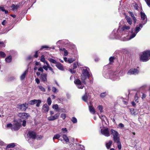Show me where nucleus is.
I'll list each match as a JSON object with an SVG mask.
<instances>
[{
    "label": "nucleus",
    "mask_w": 150,
    "mask_h": 150,
    "mask_svg": "<svg viewBox=\"0 0 150 150\" xmlns=\"http://www.w3.org/2000/svg\"><path fill=\"white\" fill-rule=\"evenodd\" d=\"M39 89L41 90V91L45 92V91L46 90L45 88L41 86H38Z\"/></svg>",
    "instance_id": "ea45409f"
},
{
    "label": "nucleus",
    "mask_w": 150,
    "mask_h": 150,
    "mask_svg": "<svg viewBox=\"0 0 150 150\" xmlns=\"http://www.w3.org/2000/svg\"><path fill=\"white\" fill-rule=\"evenodd\" d=\"M119 127L120 128H123L124 127V125L122 123H120L119 124Z\"/></svg>",
    "instance_id": "680f3d73"
},
{
    "label": "nucleus",
    "mask_w": 150,
    "mask_h": 150,
    "mask_svg": "<svg viewBox=\"0 0 150 150\" xmlns=\"http://www.w3.org/2000/svg\"><path fill=\"white\" fill-rule=\"evenodd\" d=\"M35 82L37 84H39L40 83V81L39 79L38 78H36L35 79Z\"/></svg>",
    "instance_id": "774afa93"
},
{
    "label": "nucleus",
    "mask_w": 150,
    "mask_h": 150,
    "mask_svg": "<svg viewBox=\"0 0 150 150\" xmlns=\"http://www.w3.org/2000/svg\"><path fill=\"white\" fill-rule=\"evenodd\" d=\"M118 34V33L117 32V30H114L110 35L109 38L111 39H119L121 37V36Z\"/></svg>",
    "instance_id": "6e6552de"
},
{
    "label": "nucleus",
    "mask_w": 150,
    "mask_h": 150,
    "mask_svg": "<svg viewBox=\"0 0 150 150\" xmlns=\"http://www.w3.org/2000/svg\"><path fill=\"white\" fill-rule=\"evenodd\" d=\"M49 108L47 104H44L42 107V110L44 112H47L48 111Z\"/></svg>",
    "instance_id": "6ab92c4d"
},
{
    "label": "nucleus",
    "mask_w": 150,
    "mask_h": 150,
    "mask_svg": "<svg viewBox=\"0 0 150 150\" xmlns=\"http://www.w3.org/2000/svg\"><path fill=\"white\" fill-rule=\"evenodd\" d=\"M5 45L3 42L0 41V47H5Z\"/></svg>",
    "instance_id": "4d7b16f0"
},
{
    "label": "nucleus",
    "mask_w": 150,
    "mask_h": 150,
    "mask_svg": "<svg viewBox=\"0 0 150 150\" xmlns=\"http://www.w3.org/2000/svg\"><path fill=\"white\" fill-rule=\"evenodd\" d=\"M124 75V73L123 71H119L118 69H116L110 70L108 73L104 76L106 78L114 81L119 80L120 79V77Z\"/></svg>",
    "instance_id": "f257e3e1"
},
{
    "label": "nucleus",
    "mask_w": 150,
    "mask_h": 150,
    "mask_svg": "<svg viewBox=\"0 0 150 150\" xmlns=\"http://www.w3.org/2000/svg\"><path fill=\"white\" fill-rule=\"evenodd\" d=\"M39 68H38V71H41L42 72H43L44 71L43 69V67H42L41 66H40L39 67Z\"/></svg>",
    "instance_id": "603ef678"
},
{
    "label": "nucleus",
    "mask_w": 150,
    "mask_h": 150,
    "mask_svg": "<svg viewBox=\"0 0 150 150\" xmlns=\"http://www.w3.org/2000/svg\"><path fill=\"white\" fill-rule=\"evenodd\" d=\"M133 6H134V8L136 10H139V7L138 5L136 3H133Z\"/></svg>",
    "instance_id": "a18cd8bd"
},
{
    "label": "nucleus",
    "mask_w": 150,
    "mask_h": 150,
    "mask_svg": "<svg viewBox=\"0 0 150 150\" xmlns=\"http://www.w3.org/2000/svg\"><path fill=\"white\" fill-rule=\"evenodd\" d=\"M28 72V70L25 71L23 74L21 75L20 77V79L21 80L24 79L25 78L26 74Z\"/></svg>",
    "instance_id": "393cba45"
},
{
    "label": "nucleus",
    "mask_w": 150,
    "mask_h": 150,
    "mask_svg": "<svg viewBox=\"0 0 150 150\" xmlns=\"http://www.w3.org/2000/svg\"><path fill=\"white\" fill-rule=\"evenodd\" d=\"M35 64L36 66H38V67L41 66V64L40 62H36Z\"/></svg>",
    "instance_id": "13d9d810"
},
{
    "label": "nucleus",
    "mask_w": 150,
    "mask_h": 150,
    "mask_svg": "<svg viewBox=\"0 0 150 150\" xmlns=\"http://www.w3.org/2000/svg\"><path fill=\"white\" fill-rule=\"evenodd\" d=\"M82 99L83 100L86 102H88L87 101V97L86 95H84L82 97Z\"/></svg>",
    "instance_id": "c03bdc74"
},
{
    "label": "nucleus",
    "mask_w": 150,
    "mask_h": 150,
    "mask_svg": "<svg viewBox=\"0 0 150 150\" xmlns=\"http://www.w3.org/2000/svg\"><path fill=\"white\" fill-rule=\"evenodd\" d=\"M38 100L34 99L28 102V104L30 105H33L37 103Z\"/></svg>",
    "instance_id": "2f4dec72"
},
{
    "label": "nucleus",
    "mask_w": 150,
    "mask_h": 150,
    "mask_svg": "<svg viewBox=\"0 0 150 150\" xmlns=\"http://www.w3.org/2000/svg\"><path fill=\"white\" fill-rule=\"evenodd\" d=\"M101 132L106 137H109L110 135L109 131L107 128L104 127L103 129H101Z\"/></svg>",
    "instance_id": "9b49d317"
},
{
    "label": "nucleus",
    "mask_w": 150,
    "mask_h": 150,
    "mask_svg": "<svg viewBox=\"0 0 150 150\" xmlns=\"http://www.w3.org/2000/svg\"><path fill=\"white\" fill-rule=\"evenodd\" d=\"M140 60L143 62H146L150 59V51L146 50L143 52L140 55Z\"/></svg>",
    "instance_id": "20e7f679"
},
{
    "label": "nucleus",
    "mask_w": 150,
    "mask_h": 150,
    "mask_svg": "<svg viewBox=\"0 0 150 150\" xmlns=\"http://www.w3.org/2000/svg\"><path fill=\"white\" fill-rule=\"evenodd\" d=\"M60 115L59 113H57L54 116H51L48 117V120L49 121H52L57 119Z\"/></svg>",
    "instance_id": "2eb2a0df"
},
{
    "label": "nucleus",
    "mask_w": 150,
    "mask_h": 150,
    "mask_svg": "<svg viewBox=\"0 0 150 150\" xmlns=\"http://www.w3.org/2000/svg\"><path fill=\"white\" fill-rule=\"evenodd\" d=\"M12 126L11 123H8L6 127L7 128L11 127V128Z\"/></svg>",
    "instance_id": "052dcab7"
},
{
    "label": "nucleus",
    "mask_w": 150,
    "mask_h": 150,
    "mask_svg": "<svg viewBox=\"0 0 150 150\" xmlns=\"http://www.w3.org/2000/svg\"><path fill=\"white\" fill-rule=\"evenodd\" d=\"M140 15L141 17V19L142 20L141 23H140L139 25H142V28L143 25H144L147 22V18L146 16L145 13L142 11L140 12Z\"/></svg>",
    "instance_id": "423d86ee"
},
{
    "label": "nucleus",
    "mask_w": 150,
    "mask_h": 150,
    "mask_svg": "<svg viewBox=\"0 0 150 150\" xmlns=\"http://www.w3.org/2000/svg\"><path fill=\"white\" fill-rule=\"evenodd\" d=\"M20 5L21 4L20 3L17 4H13L11 6L12 11H17V10L20 8Z\"/></svg>",
    "instance_id": "4468645a"
},
{
    "label": "nucleus",
    "mask_w": 150,
    "mask_h": 150,
    "mask_svg": "<svg viewBox=\"0 0 150 150\" xmlns=\"http://www.w3.org/2000/svg\"><path fill=\"white\" fill-rule=\"evenodd\" d=\"M46 65H44L43 66V68L45 71H47L48 69H49V64L48 62H46L45 63Z\"/></svg>",
    "instance_id": "c756f323"
},
{
    "label": "nucleus",
    "mask_w": 150,
    "mask_h": 150,
    "mask_svg": "<svg viewBox=\"0 0 150 150\" xmlns=\"http://www.w3.org/2000/svg\"><path fill=\"white\" fill-rule=\"evenodd\" d=\"M99 117L101 119L102 122H103V121H104L105 119H106V117L105 115H99Z\"/></svg>",
    "instance_id": "58836bf2"
},
{
    "label": "nucleus",
    "mask_w": 150,
    "mask_h": 150,
    "mask_svg": "<svg viewBox=\"0 0 150 150\" xmlns=\"http://www.w3.org/2000/svg\"><path fill=\"white\" fill-rule=\"evenodd\" d=\"M62 130L63 131V132H64V133H65V132H67V128H63L62 129Z\"/></svg>",
    "instance_id": "69168bd1"
},
{
    "label": "nucleus",
    "mask_w": 150,
    "mask_h": 150,
    "mask_svg": "<svg viewBox=\"0 0 150 150\" xmlns=\"http://www.w3.org/2000/svg\"><path fill=\"white\" fill-rule=\"evenodd\" d=\"M64 56H67L68 55V51L67 50H65V51H64Z\"/></svg>",
    "instance_id": "338daca9"
},
{
    "label": "nucleus",
    "mask_w": 150,
    "mask_h": 150,
    "mask_svg": "<svg viewBox=\"0 0 150 150\" xmlns=\"http://www.w3.org/2000/svg\"><path fill=\"white\" fill-rule=\"evenodd\" d=\"M147 5L150 7V0H145Z\"/></svg>",
    "instance_id": "bf43d9fd"
},
{
    "label": "nucleus",
    "mask_w": 150,
    "mask_h": 150,
    "mask_svg": "<svg viewBox=\"0 0 150 150\" xmlns=\"http://www.w3.org/2000/svg\"><path fill=\"white\" fill-rule=\"evenodd\" d=\"M41 103V101L40 100H38L37 103H37L36 106L38 107H39Z\"/></svg>",
    "instance_id": "49530a36"
},
{
    "label": "nucleus",
    "mask_w": 150,
    "mask_h": 150,
    "mask_svg": "<svg viewBox=\"0 0 150 150\" xmlns=\"http://www.w3.org/2000/svg\"><path fill=\"white\" fill-rule=\"evenodd\" d=\"M18 116L21 118L25 119L28 118L30 115L28 113L22 112L19 113L18 114Z\"/></svg>",
    "instance_id": "f3484780"
},
{
    "label": "nucleus",
    "mask_w": 150,
    "mask_h": 150,
    "mask_svg": "<svg viewBox=\"0 0 150 150\" xmlns=\"http://www.w3.org/2000/svg\"><path fill=\"white\" fill-rule=\"evenodd\" d=\"M57 90V88L54 87L52 88V91L54 93H55L56 92Z\"/></svg>",
    "instance_id": "0e129e2a"
},
{
    "label": "nucleus",
    "mask_w": 150,
    "mask_h": 150,
    "mask_svg": "<svg viewBox=\"0 0 150 150\" xmlns=\"http://www.w3.org/2000/svg\"><path fill=\"white\" fill-rule=\"evenodd\" d=\"M40 79L44 82H47V74L44 73L41 74L40 76Z\"/></svg>",
    "instance_id": "dca6fc26"
},
{
    "label": "nucleus",
    "mask_w": 150,
    "mask_h": 150,
    "mask_svg": "<svg viewBox=\"0 0 150 150\" xmlns=\"http://www.w3.org/2000/svg\"><path fill=\"white\" fill-rule=\"evenodd\" d=\"M74 83L79 88L82 89L84 87L81 81L79 79L75 80Z\"/></svg>",
    "instance_id": "9d476101"
},
{
    "label": "nucleus",
    "mask_w": 150,
    "mask_h": 150,
    "mask_svg": "<svg viewBox=\"0 0 150 150\" xmlns=\"http://www.w3.org/2000/svg\"><path fill=\"white\" fill-rule=\"evenodd\" d=\"M28 137L30 138L35 139L36 138L35 133L33 131H29L28 134Z\"/></svg>",
    "instance_id": "a211bd4d"
},
{
    "label": "nucleus",
    "mask_w": 150,
    "mask_h": 150,
    "mask_svg": "<svg viewBox=\"0 0 150 150\" xmlns=\"http://www.w3.org/2000/svg\"><path fill=\"white\" fill-rule=\"evenodd\" d=\"M26 121L25 120H23V121L22 125L23 127H25L26 126Z\"/></svg>",
    "instance_id": "e2e57ef3"
},
{
    "label": "nucleus",
    "mask_w": 150,
    "mask_h": 150,
    "mask_svg": "<svg viewBox=\"0 0 150 150\" xmlns=\"http://www.w3.org/2000/svg\"><path fill=\"white\" fill-rule=\"evenodd\" d=\"M74 61V60L72 58H69L68 59L67 61L69 63H71Z\"/></svg>",
    "instance_id": "6e6d98bb"
},
{
    "label": "nucleus",
    "mask_w": 150,
    "mask_h": 150,
    "mask_svg": "<svg viewBox=\"0 0 150 150\" xmlns=\"http://www.w3.org/2000/svg\"><path fill=\"white\" fill-rule=\"evenodd\" d=\"M71 121L73 123H76L77 122V120L76 118L73 117L71 119Z\"/></svg>",
    "instance_id": "a19ab883"
},
{
    "label": "nucleus",
    "mask_w": 150,
    "mask_h": 150,
    "mask_svg": "<svg viewBox=\"0 0 150 150\" xmlns=\"http://www.w3.org/2000/svg\"><path fill=\"white\" fill-rule=\"evenodd\" d=\"M106 95H107V94H106V93L104 92V93H101L100 95V96L102 98H104L106 96Z\"/></svg>",
    "instance_id": "864d4df0"
},
{
    "label": "nucleus",
    "mask_w": 150,
    "mask_h": 150,
    "mask_svg": "<svg viewBox=\"0 0 150 150\" xmlns=\"http://www.w3.org/2000/svg\"><path fill=\"white\" fill-rule=\"evenodd\" d=\"M61 136V135L59 134H57L54 135L53 139L54 140V139H58Z\"/></svg>",
    "instance_id": "f704fd0d"
},
{
    "label": "nucleus",
    "mask_w": 150,
    "mask_h": 150,
    "mask_svg": "<svg viewBox=\"0 0 150 150\" xmlns=\"http://www.w3.org/2000/svg\"><path fill=\"white\" fill-rule=\"evenodd\" d=\"M40 61H41L44 62V63H46V62H47V61H45L44 56L43 55L41 56L40 58Z\"/></svg>",
    "instance_id": "e433bc0d"
},
{
    "label": "nucleus",
    "mask_w": 150,
    "mask_h": 150,
    "mask_svg": "<svg viewBox=\"0 0 150 150\" xmlns=\"http://www.w3.org/2000/svg\"><path fill=\"white\" fill-rule=\"evenodd\" d=\"M129 13L131 17L133 18L134 23H135L137 21V19H136V18L134 16V15L133 13L132 12H131V11H129Z\"/></svg>",
    "instance_id": "a878e982"
},
{
    "label": "nucleus",
    "mask_w": 150,
    "mask_h": 150,
    "mask_svg": "<svg viewBox=\"0 0 150 150\" xmlns=\"http://www.w3.org/2000/svg\"><path fill=\"white\" fill-rule=\"evenodd\" d=\"M57 68L61 71H64V69L62 65L59 62H58L55 65Z\"/></svg>",
    "instance_id": "aec40b11"
},
{
    "label": "nucleus",
    "mask_w": 150,
    "mask_h": 150,
    "mask_svg": "<svg viewBox=\"0 0 150 150\" xmlns=\"http://www.w3.org/2000/svg\"><path fill=\"white\" fill-rule=\"evenodd\" d=\"M5 60L7 62H10L12 60V57L11 56H9L5 59Z\"/></svg>",
    "instance_id": "72a5a7b5"
},
{
    "label": "nucleus",
    "mask_w": 150,
    "mask_h": 150,
    "mask_svg": "<svg viewBox=\"0 0 150 150\" xmlns=\"http://www.w3.org/2000/svg\"><path fill=\"white\" fill-rule=\"evenodd\" d=\"M28 106V104L27 103H25L22 104L18 105L17 108L21 111H25Z\"/></svg>",
    "instance_id": "1a4fd4ad"
},
{
    "label": "nucleus",
    "mask_w": 150,
    "mask_h": 150,
    "mask_svg": "<svg viewBox=\"0 0 150 150\" xmlns=\"http://www.w3.org/2000/svg\"><path fill=\"white\" fill-rule=\"evenodd\" d=\"M0 56L2 57H4L6 55L5 53L3 52H0Z\"/></svg>",
    "instance_id": "8fccbe9b"
},
{
    "label": "nucleus",
    "mask_w": 150,
    "mask_h": 150,
    "mask_svg": "<svg viewBox=\"0 0 150 150\" xmlns=\"http://www.w3.org/2000/svg\"><path fill=\"white\" fill-rule=\"evenodd\" d=\"M68 41L67 40H60L58 41L57 42V44L58 45L59 44L62 43L63 44H66L68 43Z\"/></svg>",
    "instance_id": "5701e85b"
},
{
    "label": "nucleus",
    "mask_w": 150,
    "mask_h": 150,
    "mask_svg": "<svg viewBox=\"0 0 150 150\" xmlns=\"http://www.w3.org/2000/svg\"><path fill=\"white\" fill-rule=\"evenodd\" d=\"M21 126V124L17 122L16 123L13 125L11 128V129L13 130L16 131L18 130Z\"/></svg>",
    "instance_id": "ddd939ff"
},
{
    "label": "nucleus",
    "mask_w": 150,
    "mask_h": 150,
    "mask_svg": "<svg viewBox=\"0 0 150 150\" xmlns=\"http://www.w3.org/2000/svg\"><path fill=\"white\" fill-rule=\"evenodd\" d=\"M115 58L113 57H111L109 58L110 64H112L113 62L114 59Z\"/></svg>",
    "instance_id": "79ce46f5"
},
{
    "label": "nucleus",
    "mask_w": 150,
    "mask_h": 150,
    "mask_svg": "<svg viewBox=\"0 0 150 150\" xmlns=\"http://www.w3.org/2000/svg\"><path fill=\"white\" fill-rule=\"evenodd\" d=\"M60 117L63 119H64L66 117V115L64 113L62 114L61 115Z\"/></svg>",
    "instance_id": "de8ad7c7"
},
{
    "label": "nucleus",
    "mask_w": 150,
    "mask_h": 150,
    "mask_svg": "<svg viewBox=\"0 0 150 150\" xmlns=\"http://www.w3.org/2000/svg\"><path fill=\"white\" fill-rule=\"evenodd\" d=\"M47 102L48 105H51L52 103V101L51 100V98L50 97H48V98Z\"/></svg>",
    "instance_id": "37998d69"
},
{
    "label": "nucleus",
    "mask_w": 150,
    "mask_h": 150,
    "mask_svg": "<svg viewBox=\"0 0 150 150\" xmlns=\"http://www.w3.org/2000/svg\"><path fill=\"white\" fill-rule=\"evenodd\" d=\"M112 143V142L111 141H109L108 142L106 143V146L108 149H109L110 148Z\"/></svg>",
    "instance_id": "473e14b6"
},
{
    "label": "nucleus",
    "mask_w": 150,
    "mask_h": 150,
    "mask_svg": "<svg viewBox=\"0 0 150 150\" xmlns=\"http://www.w3.org/2000/svg\"><path fill=\"white\" fill-rule=\"evenodd\" d=\"M115 143H117V147L119 150L121 149L122 148V145L120 141V139L114 141Z\"/></svg>",
    "instance_id": "412c9836"
},
{
    "label": "nucleus",
    "mask_w": 150,
    "mask_h": 150,
    "mask_svg": "<svg viewBox=\"0 0 150 150\" xmlns=\"http://www.w3.org/2000/svg\"><path fill=\"white\" fill-rule=\"evenodd\" d=\"M110 131L111 134L113 136V139L114 141L120 139L119 134L117 131L112 129L110 130Z\"/></svg>",
    "instance_id": "0eeeda50"
},
{
    "label": "nucleus",
    "mask_w": 150,
    "mask_h": 150,
    "mask_svg": "<svg viewBox=\"0 0 150 150\" xmlns=\"http://www.w3.org/2000/svg\"><path fill=\"white\" fill-rule=\"evenodd\" d=\"M139 70L136 69H131L127 72V74L129 75H136L138 74Z\"/></svg>",
    "instance_id": "f8f14e48"
},
{
    "label": "nucleus",
    "mask_w": 150,
    "mask_h": 150,
    "mask_svg": "<svg viewBox=\"0 0 150 150\" xmlns=\"http://www.w3.org/2000/svg\"><path fill=\"white\" fill-rule=\"evenodd\" d=\"M52 108L54 109L57 112L59 111V108L58 105L57 104H56L52 106Z\"/></svg>",
    "instance_id": "7c9ffc66"
},
{
    "label": "nucleus",
    "mask_w": 150,
    "mask_h": 150,
    "mask_svg": "<svg viewBox=\"0 0 150 150\" xmlns=\"http://www.w3.org/2000/svg\"><path fill=\"white\" fill-rule=\"evenodd\" d=\"M90 71V70L87 67L82 68L81 78L82 82L85 84L88 82L91 75Z\"/></svg>",
    "instance_id": "f03ea898"
},
{
    "label": "nucleus",
    "mask_w": 150,
    "mask_h": 150,
    "mask_svg": "<svg viewBox=\"0 0 150 150\" xmlns=\"http://www.w3.org/2000/svg\"><path fill=\"white\" fill-rule=\"evenodd\" d=\"M125 18L126 19L127 22L130 25H131L132 23V21L131 19L129 16H126Z\"/></svg>",
    "instance_id": "c85d7f7f"
},
{
    "label": "nucleus",
    "mask_w": 150,
    "mask_h": 150,
    "mask_svg": "<svg viewBox=\"0 0 150 150\" xmlns=\"http://www.w3.org/2000/svg\"><path fill=\"white\" fill-rule=\"evenodd\" d=\"M89 110L91 113H92L93 114H94L96 111L94 108L91 106H89Z\"/></svg>",
    "instance_id": "cd10ccee"
},
{
    "label": "nucleus",
    "mask_w": 150,
    "mask_h": 150,
    "mask_svg": "<svg viewBox=\"0 0 150 150\" xmlns=\"http://www.w3.org/2000/svg\"><path fill=\"white\" fill-rule=\"evenodd\" d=\"M98 108L99 110H100V113H101L103 112V107L102 105H99L98 106Z\"/></svg>",
    "instance_id": "09e8293b"
},
{
    "label": "nucleus",
    "mask_w": 150,
    "mask_h": 150,
    "mask_svg": "<svg viewBox=\"0 0 150 150\" xmlns=\"http://www.w3.org/2000/svg\"><path fill=\"white\" fill-rule=\"evenodd\" d=\"M130 28L129 26H127L125 25H124L122 27L120 26L117 30V32L118 33V34L120 35L121 36L124 33H125L127 30H129Z\"/></svg>",
    "instance_id": "39448f33"
},
{
    "label": "nucleus",
    "mask_w": 150,
    "mask_h": 150,
    "mask_svg": "<svg viewBox=\"0 0 150 150\" xmlns=\"http://www.w3.org/2000/svg\"><path fill=\"white\" fill-rule=\"evenodd\" d=\"M15 146V144L14 143H12L7 145V147L8 148L14 147Z\"/></svg>",
    "instance_id": "4c0bfd02"
},
{
    "label": "nucleus",
    "mask_w": 150,
    "mask_h": 150,
    "mask_svg": "<svg viewBox=\"0 0 150 150\" xmlns=\"http://www.w3.org/2000/svg\"><path fill=\"white\" fill-rule=\"evenodd\" d=\"M135 110V109L133 108L130 109V112L132 114L134 115L136 114Z\"/></svg>",
    "instance_id": "3c124183"
},
{
    "label": "nucleus",
    "mask_w": 150,
    "mask_h": 150,
    "mask_svg": "<svg viewBox=\"0 0 150 150\" xmlns=\"http://www.w3.org/2000/svg\"><path fill=\"white\" fill-rule=\"evenodd\" d=\"M142 28V25H137L134 29H132L130 31V34L128 37V40H130L134 38Z\"/></svg>",
    "instance_id": "7ed1b4c3"
},
{
    "label": "nucleus",
    "mask_w": 150,
    "mask_h": 150,
    "mask_svg": "<svg viewBox=\"0 0 150 150\" xmlns=\"http://www.w3.org/2000/svg\"><path fill=\"white\" fill-rule=\"evenodd\" d=\"M61 134L64 141L67 143L69 141V140L67 136L64 134Z\"/></svg>",
    "instance_id": "4be33fe9"
},
{
    "label": "nucleus",
    "mask_w": 150,
    "mask_h": 150,
    "mask_svg": "<svg viewBox=\"0 0 150 150\" xmlns=\"http://www.w3.org/2000/svg\"><path fill=\"white\" fill-rule=\"evenodd\" d=\"M49 48V46L47 45H43L41 47L40 49V50H42L43 49L48 48Z\"/></svg>",
    "instance_id": "5fc2aeb1"
},
{
    "label": "nucleus",
    "mask_w": 150,
    "mask_h": 150,
    "mask_svg": "<svg viewBox=\"0 0 150 150\" xmlns=\"http://www.w3.org/2000/svg\"><path fill=\"white\" fill-rule=\"evenodd\" d=\"M77 147L79 148L77 150H84V147L83 146L81 145L79 143L76 144Z\"/></svg>",
    "instance_id": "bb28decb"
},
{
    "label": "nucleus",
    "mask_w": 150,
    "mask_h": 150,
    "mask_svg": "<svg viewBox=\"0 0 150 150\" xmlns=\"http://www.w3.org/2000/svg\"><path fill=\"white\" fill-rule=\"evenodd\" d=\"M140 92H137L135 94L134 97V99L135 101L137 103L138 102V99L139 98L138 96L139 95Z\"/></svg>",
    "instance_id": "b1692460"
},
{
    "label": "nucleus",
    "mask_w": 150,
    "mask_h": 150,
    "mask_svg": "<svg viewBox=\"0 0 150 150\" xmlns=\"http://www.w3.org/2000/svg\"><path fill=\"white\" fill-rule=\"evenodd\" d=\"M49 61L51 62L56 64L58 62H57V61L54 59H53L52 58H49L48 59Z\"/></svg>",
    "instance_id": "c9c22d12"
}]
</instances>
